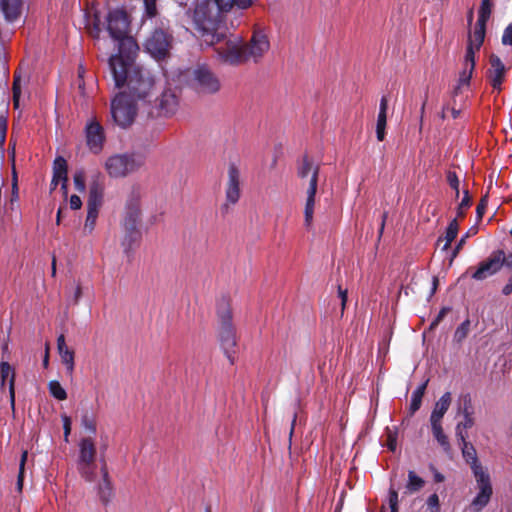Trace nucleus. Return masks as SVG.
<instances>
[{"mask_svg":"<svg viewBox=\"0 0 512 512\" xmlns=\"http://www.w3.org/2000/svg\"><path fill=\"white\" fill-rule=\"evenodd\" d=\"M136 55L111 56L109 68L116 88L143 105H151L155 97V81L149 70L135 63Z\"/></svg>","mask_w":512,"mask_h":512,"instance_id":"1","label":"nucleus"},{"mask_svg":"<svg viewBox=\"0 0 512 512\" xmlns=\"http://www.w3.org/2000/svg\"><path fill=\"white\" fill-rule=\"evenodd\" d=\"M222 13L215 0H198L191 12L195 29L207 45L217 44L223 39V35L217 33Z\"/></svg>","mask_w":512,"mask_h":512,"instance_id":"2","label":"nucleus"},{"mask_svg":"<svg viewBox=\"0 0 512 512\" xmlns=\"http://www.w3.org/2000/svg\"><path fill=\"white\" fill-rule=\"evenodd\" d=\"M492 12L491 0H482L478 20L475 24L474 30L469 33L468 44L464 57V67L460 74L459 81L461 84H467L475 68V54L478 52L484 42L486 33V23L490 18Z\"/></svg>","mask_w":512,"mask_h":512,"instance_id":"3","label":"nucleus"},{"mask_svg":"<svg viewBox=\"0 0 512 512\" xmlns=\"http://www.w3.org/2000/svg\"><path fill=\"white\" fill-rule=\"evenodd\" d=\"M107 30L115 41L118 42V54L115 56L136 55L138 45L136 41L128 36L129 20L127 14L121 9H114L106 16Z\"/></svg>","mask_w":512,"mask_h":512,"instance_id":"4","label":"nucleus"},{"mask_svg":"<svg viewBox=\"0 0 512 512\" xmlns=\"http://www.w3.org/2000/svg\"><path fill=\"white\" fill-rule=\"evenodd\" d=\"M217 316L219 320L218 337L221 348L227 358L233 362L234 348L236 346V330L232 324L230 303L226 298H222L218 301Z\"/></svg>","mask_w":512,"mask_h":512,"instance_id":"5","label":"nucleus"},{"mask_svg":"<svg viewBox=\"0 0 512 512\" xmlns=\"http://www.w3.org/2000/svg\"><path fill=\"white\" fill-rule=\"evenodd\" d=\"M138 101L130 97L126 91H121L111 100V117L113 122L121 127L127 128L135 121L138 111Z\"/></svg>","mask_w":512,"mask_h":512,"instance_id":"6","label":"nucleus"},{"mask_svg":"<svg viewBox=\"0 0 512 512\" xmlns=\"http://www.w3.org/2000/svg\"><path fill=\"white\" fill-rule=\"evenodd\" d=\"M77 468L82 478L88 482L97 479L96 445L91 436L84 437L79 442Z\"/></svg>","mask_w":512,"mask_h":512,"instance_id":"7","label":"nucleus"},{"mask_svg":"<svg viewBox=\"0 0 512 512\" xmlns=\"http://www.w3.org/2000/svg\"><path fill=\"white\" fill-rule=\"evenodd\" d=\"M143 164L144 159L139 154H115L105 161V169L110 177L120 178L137 171Z\"/></svg>","mask_w":512,"mask_h":512,"instance_id":"8","label":"nucleus"},{"mask_svg":"<svg viewBox=\"0 0 512 512\" xmlns=\"http://www.w3.org/2000/svg\"><path fill=\"white\" fill-rule=\"evenodd\" d=\"M219 57L228 64L239 65L246 62L244 43L240 36H232L217 48Z\"/></svg>","mask_w":512,"mask_h":512,"instance_id":"9","label":"nucleus"},{"mask_svg":"<svg viewBox=\"0 0 512 512\" xmlns=\"http://www.w3.org/2000/svg\"><path fill=\"white\" fill-rule=\"evenodd\" d=\"M270 48V42L266 33L261 29H255L250 41L244 44L246 62H258Z\"/></svg>","mask_w":512,"mask_h":512,"instance_id":"10","label":"nucleus"},{"mask_svg":"<svg viewBox=\"0 0 512 512\" xmlns=\"http://www.w3.org/2000/svg\"><path fill=\"white\" fill-rule=\"evenodd\" d=\"M242 173L236 163H230L227 169V180L225 184V207L235 205L241 197Z\"/></svg>","mask_w":512,"mask_h":512,"instance_id":"11","label":"nucleus"},{"mask_svg":"<svg viewBox=\"0 0 512 512\" xmlns=\"http://www.w3.org/2000/svg\"><path fill=\"white\" fill-rule=\"evenodd\" d=\"M473 473L477 481L479 492L472 502L475 511H480L484 508L492 495V487L490 484L489 475L483 470L481 465L473 466Z\"/></svg>","mask_w":512,"mask_h":512,"instance_id":"12","label":"nucleus"},{"mask_svg":"<svg viewBox=\"0 0 512 512\" xmlns=\"http://www.w3.org/2000/svg\"><path fill=\"white\" fill-rule=\"evenodd\" d=\"M84 132L88 149L94 154L100 153L106 139L105 130L101 123L95 117L88 119Z\"/></svg>","mask_w":512,"mask_h":512,"instance_id":"13","label":"nucleus"},{"mask_svg":"<svg viewBox=\"0 0 512 512\" xmlns=\"http://www.w3.org/2000/svg\"><path fill=\"white\" fill-rule=\"evenodd\" d=\"M145 48L153 58H164L171 48V36L162 29H156L147 38Z\"/></svg>","mask_w":512,"mask_h":512,"instance_id":"14","label":"nucleus"},{"mask_svg":"<svg viewBox=\"0 0 512 512\" xmlns=\"http://www.w3.org/2000/svg\"><path fill=\"white\" fill-rule=\"evenodd\" d=\"M504 251L496 250L484 261H482L478 268L472 273L471 277L477 281H483L498 273L503 267Z\"/></svg>","mask_w":512,"mask_h":512,"instance_id":"15","label":"nucleus"},{"mask_svg":"<svg viewBox=\"0 0 512 512\" xmlns=\"http://www.w3.org/2000/svg\"><path fill=\"white\" fill-rule=\"evenodd\" d=\"M154 105L157 112L154 114L153 111H149L148 113L151 116H163V117H171L178 110V99L177 96L170 90H165L162 92L160 97H154Z\"/></svg>","mask_w":512,"mask_h":512,"instance_id":"16","label":"nucleus"},{"mask_svg":"<svg viewBox=\"0 0 512 512\" xmlns=\"http://www.w3.org/2000/svg\"><path fill=\"white\" fill-rule=\"evenodd\" d=\"M194 82L197 88L205 93H215L220 89V82L207 68L199 67L194 70Z\"/></svg>","mask_w":512,"mask_h":512,"instance_id":"17","label":"nucleus"},{"mask_svg":"<svg viewBox=\"0 0 512 512\" xmlns=\"http://www.w3.org/2000/svg\"><path fill=\"white\" fill-rule=\"evenodd\" d=\"M490 67L487 70V78L494 90L500 91L504 81L506 68L501 59L492 54L489 58Z\"/></svg>","mask_w":512,"mask_h":512,"instance_id":"18","label":"nucleus"},{"mask_svg":"<svg viewBox=\"0 0 512 512\" xmlns=\"http://www.w3.org/2000/svg\"><path fill=\"white\" fill-rule=\"evenodd\" d=\"M104 184L99 175H96L89 184L87 209L100 210L103 203Z\"/></svg>","mask_w":512,"mask_h":512,"instance_id":"19","label":"nucleus"},{"mask_svg":"<svg viewBox=\"0 0 512 512\" xmlns=\"http://www.w3.org/2000/svg\"><path fill=\"white\" fill-rule=\"evenodd\" d=\"M67 162L63 157H57L53 165V178L51 181V190H54L58 184H61V189L64 195H67Z\"/></svg>","mask_w":512,"mask_h":512,"instance_id":"20","label":"nucleus"},{"mask_svg":"<svg viewBox=\"0 0 512 512\" xmlns=\"http://www.w3.org/2000/svg\"><path fill=\"white\" fill-rule=\"evenodd\" d=\"M297 174L302 180H308V187H317L319 165L309 160L307 157L303 158L298 167Z\"/></svg>","mask_w":512,"mask_h":512,"instance_id":"21","label":"nucleus"},{"mask_svg":"<svg viewBox=\"0 0 512 512\" xmlns=\"http://www.w3.org/2000/svg\"><path fill=\"white\" fill-rule=\"evenodd\" d=\"M463 415V420L458 422L455 427V434L458 441H464L468 438L467 430L472 428L474 425V418L472 416V412L470 411V400L465 401V405L461 410Z\"/></svg>","mask_w":512,"mask_h":512,"instance_id":"22","label":"nucleus"},{"mask_svg":"<svg viewBox=\"0 0 512 512\" xmlns=\"http://www.w3.org/2000/svg\"><path fill=\"white\" fill-rule=\"evenodd\" d=\"M57 350L61 359L62 364L66 368V372L68 375L72 376L74 372V351L70 349L65 341V337L63 334L59 335L57 338Z\"/></svg>","mask_w":512,"mask_h":512,"instance_id":"23","label":"nucleus"},{"mask_svg":"<svg viewBox=\"0 0 512 512\" xmlns=\"http://www.w3.org/2000/svg\"><path fill=\"white\" fill-rule=\"evenodd\" d=\"M140 208L137 202L127 204L125 217L123 219V229H138L140 222Z\"/></svg>","mask_w":512,"mask_h":512,"instance_id":"24","label":"nucleus"},{"mask_svg":"<svg viewBox=\"0 0 512 512\" xmlns=\"http://www.w3.org/2000/svg\"><path fill=\"white\" fill-rule=\"evenodd\" d=\"M22 9L21 0H0V10L5 19L13 22L20 16Z\"/></svg>","mask_w":512,"mask_h":512,"instance_id":"25","label":"nucleus"},{"mask_svg":"<svg viewBox=\"0 0 512 512\" xmlns=\"http://www.w3.org/2000/svg\"><path fill=\"white\" fill-rule=\"evenodd\" d=\"M452 401L451 393L445 392L435 403L433 411L430 415V422L442 423V418L450 407Z\"/></svg>","mask_w":512,"mask_h":512,"instance_id":"26","label":"nucleus"},{"mask_svg":"<svg viewBox=\"0 0 512 512\" xmlns=\"http://www.w3.org/2000/svg\"><path fill=\"white\" fill-rule=\"evenodd\" d=\"M316 192L317 187H307L304 207V225L307 229H310L313 224Z\"/></svg>","mask_w":512,"mask_h":512,"instance_id":"27","label":"nucleus"},{"mask_svg":"<svg viewBox=\"0 0 512 512\" xmlns=\"http://www.w3.org/2000/svg\"><path fill=\"white\" fill-rule=\"evenodd\" d=\"M124 235L121 240V246L124 253L129 257L135 245L139 242L141 233L139 229H123Z\"/></svg>","mask_w":512,"mask_h":512,"instance_id":"28","label":"nucleus"},{"mask_svg":"<svg viewBox=\"0 0 512 512\" xmlns=\"http://www.w3.org/2000/svg\"><path fill=\"white\" fill-rule=\"evenodd\" d=\"M224 13H227L234 8L244 10L250 7L254 0H215Z\"/></svg>","mask_w":512,"mask_h":512,"instance_id":"29","label":"nucleus"},{"mask_svg":"<svg viewBox=\"0 0 512 512\" xmlns=\"http://www.w3.org/2000/svg\"><path fill=\"white\" fill-rule=\"evenodd\" d=\"M431 430L434 438L439 443V445L443 448L444 451L448 452L450 450V443L448 437L443 431L442 423L440 422H430Z\"/></svg>","mask_w":512,"mask_h":512,"instance_id":"30","label":"nucleus"},{"mask_svg":"<svg viewBox=\"0 0 512 512\" xmlns=\"http://www.w3.org/2000/svg\"><path fill=\"white\" fill-rule=\"evenodd\" d=\"M427 382L421 384L411 395L410 413L414 414L421 406L422 398L425 393Z\"/></svg>","mask_w":512,"mask_h":512,"instance_id":"31","label":"nucleus"},{"mask_svg":"<svg viewBox=\"0 0 512 512\" xmlns=\"http://www.w3.org/2000/svg\"><path fill=\"white\" fill-rule=\"evenodd\" d=\"M425 481L419 477L414 471L408 472V481L406 484V490L412 494L423 488Z\"/></svg>","mask_w":512,"mask_h":512,"instance_id":"32","label":"nucleus"},{"mask_svg":"<svg viewBox=\"0 0 512 512\" xmlns=\"http://www.w3.org/2000/svg\"><path fill=\"white\" fill-rule=\"evenodd\" d=\"M10 375H11V379H10V382H9L10 401H11L12 408H14L15 392H14V377L12 375V368H11V366L8 363L3 362L1 364L2 380L4 381Z\"/></svg>","mask_w":512,"mask_h":512,"instance_id":"33","label":"nucleus"},{"mask_svg":"<svg viewBox=\"0 0 512 512\" xmlns=\"http://www.w3.org/2000/svg\"><path fill=\"white\" fill-rule=\"evenodd\" d=\"M459 444L461 445L463 457L468 462L471 461V468L473 469L474 465H479L477 462L476 450L469 442H467V439L464 441H459Z\"/></svg>","mask_w":512,"mask_h":512,"instance_id":"34","label":"nucleus"},{"mask_svg":"<svg viewBox=\"0 0 512 512\" xmlns=\"http://www.w3.org/2000/svg\"><path fill=\"white\" fill-rule=\"evenodd\" d=\"M458 229H459L458 222L456 219H453L449 223V225L446 229L445 244L443 245L442 250H447L449 248L450 244L452 243V241L456 238V236L458 234Z\"/></svg>","mask_w":512,"mask_h":512,"instance_id":"35","label":"nucleus"},{"mask_svg":"<svg viewBox=\"0 0 512 512\" xmlns=\"http://www.w3.org/2000/svg\"><path fill=\"white\" fill-rule=\"evenodd\" d=\"M99 210L96 209H87V216L84 223V233L91 234L96 226L97 218H98Z\"/></svg>","mask_w":512,"mask_h":512,"instance_id":"36","label":"nucleus"},{"mask_svg":"<svg viewBox=\"0 0 512 512\" xmlns=\"http://www.w3.org/2000/svg\"><path fill=\"white\" fill-rule=\"evenodd\" d=\"M471 322L469 319L463 321L455 330L453 340L460 344L462 343L469 334Z\"/></svg>","mask_w":512,"mask_h":512,"instance_id":"37","label":"nucleus"},{"mask_svg":"<svg viewBox=\"0 0 512 512\" xmlns=\"http://www.w3.org/2000/svg\"><path fill=\"white\" fill-rule=\"evenodd\" d=\"M81 426L85 430L86 433L90 435H95L96 433V420L95 417L86 412L82 415L81 418Z\"/></svg>","mask_w":512,"mask_h":512,"instance_id":"38","label":"nucleus"},{"mask_svg":"<svg viewBox=\"0 0 512 512\" xmlns=\"http://www.w3.org/2000/svg\"><path fill=\"white\" fill-rule=\"evenodd\" d=\"M50 394L57 400H65L67 393L62 385L57 380H52L48 384Z\"/></svg>","mask_w":512,"mask_h":512,"instance_id":"39","label":"nucleus"},{"mask_svg":"<svg viewBox=\"0 0 512 512\" xmlns=\"http://www.w3.org/2000/svg\"><path fill=\"white\" fill-rule=\"evenodd\" d=\"M101 475H102V482L99 484V492L101 494L102 498H105L106 491H110V482L108 478V471L106 468L105 462H103V465L101 467Z\"/></svg>","mask_w":512,"mask_h":512,"instance_id":"40","label":"nucleus"},{"mask_svg":"<svg viewBox=\"0 0 512 512\" xmlns=\"http://www.w3.org/2000/svg\"><path fill=\"white\" fill-rule=\"evenodd\" d=\"M85 180H86V177H85L84 170H78L74 173L73 181H74V186L77 191L82 193L86 190Z\"/></svg>","mask_w":512,"mask_h":512,"instance_id":"41","label":"nucleus"},{"mask_svg":"<svg viewBox=\"0 0 512 512\" xmlns=\"http://www.w3.org/2000/svg\"><path fill=\"white\" fill-rule=\"evenodd\" d=\"M21 96V78L18 75H15L13 82V102L16 108L19 107Z\"/></svg>","mask_w":512,"mask_h":512,"instance_id":"42","label":"nucleus"},{"mask_svg":"<svg viewBox=\"0 0 512 512\" xmlns=\"http://www.w3.org/2000/svg\"><path fill=\"white\" fill-rule=\"evenodd\" d=\"M447 182L450 185V187L455 191L456 197H459L460 181H459L457 174L455 172L449 171L447 173Z\"/></svg>","mask_w":512,"mask_h":512,"instance_id":"43","label":"nucleus"},{"mask_svg":"<svg viewBox=\"0 0 512 512\" xmlns=\"http://www.w3.org/2000/svg\"><path fill=\"white\" fill-rule=\"evenodd\" d=\"M470 203H471L470 196L468 194V191L465 190L464 196L457 208V216L458 217L464 216L465 210L470 206Z\"/></svg>","mask_w":512,"mask_h":512,"instance_id":"44","label":"nucleus"},{"mask_svg":"<svg viewBox=\"0 0 512 512\" xmlns=\"http://www.w3.org/2000/svg\"><path fill=\"white\" fill-rule=\"evenodd\" d=\"M27 457H28V453H27V451H24L22 453V455H21L20 467H19V475H18V480H17V488H18L19 491L22 490L24 466H25V462L27 460Z\"/></svg>","mask_w":512,"mask_h":512,"instance_id":"45","label":"nucleus"},{"mask_svg":"<svg viewBox=\"0 0 512 512\" xmlns=\"http://www.w3.org/2000/svg\"><path fill=\"white\" fill-rule=\"evenodd\" d=\"M426 504L430 512H440L439 497L436 493L428 497Z\"/></svg>","mask_w":512,"mask_h":512,"instance_id":"46","label":"nucleus"},{"mask_svg":"<svg viewBox=\"0 0 512 512\" xmlns=\"http://www.w3.org/2000/svg\"><path fill=\"white\" fill-rule=\"evenodd\" d=\"M156 1L157 0H143L144 7H145V14L150 18L156 16V14H157Z\"/></svg>","mask_w":512,"mask_h":512,"instance_id":"47","label":"nucleus"},{"mask_svg":"<svg viewBox=\"0 0 512 512\" xmlns=\"http://www.w3.org/2000/svg\"><path fill=\"white\" fill-rule=\"evenodd\" d=\"M501 41L503 45L512 46V22L504 29Z\"/></svg>","mask_w":512,"mask_h":512,"instance_id":"48","label":"nucleus"},{"mask_svg":"<svg viewBox=\"0 0 512 512\" xmlns=\"http://www.w3.org/2000/svg\"><path fill=\"white\" fill-rule=\"evenodd\" d=\"M62 421H63V429H64V440L66 442H68L69 435H70V432H71V420H70V418L68 416L63 415L62 416Z\"/></svg>","mask_w":512,"mask_h":512,"instance_id":"49","label":"nucleus"},{"mask_svg":"<svg viewBox=\"0 0 512 512\" xmlns=\"http://www.w3.org/2000/svg\"><path fill=\"white\" fill-rule=\"evenodd\" d=\"M69 205L72 210H78L82 206V200L77 195H71Z\"/></svg>","mask_w":512,"mask_h":512,"instance_id":"50","label":"nucleus"},{"mask_svg":"<svg viewBox=\"0 0 512 512\" xmlns=\"http://www.w3.org/2000/svg\"><path fill=\"white\" fill-rule=\"evenodd\" d=\"M447 311H448L447 308H442L440 310V312L438 313L436 318L431 322L430 330L434 329L442 321V319L445 317Z\"/></svg>","mask_w":512,"mask_h":512,"instance_id":"51","label":"nucleus"},{"mask_svg":"<svg viewBox=\"0 0 512 512\" xmlns=\"http://www.w3.org/2000/svg\"><path fill=\"white\" fill-rule=\"evenodd\" d=\"M389 505L390 508H397L398 506V493L393 489L389 492Z\"/></svg>","mask_w":512,"mask_h":512,"instance_id":"52","label":"nucleus"},{"mask_svg":"<svg viewBox=\"0 0 512 512\" xmlns=\"http://www.w3.org/2000/svg\"><path fill=\"white\" fill-rule=\"evenodd\" d=\"M486 205H487V197H484L481 199V201L478 204L477 209H476V213H477V216L479 219L482 218V216L485 212V209H486Z\"/></svg>","mask_w":512,"mask_h":512,"instance_id":"53","label":"nucleus"},{"mask_svg":"<svg viewBox=\"0 0 512 512\" xmlns=\"http://www.w3.org/2000/svg\"><path fill=\"white\" fill-rule=\"evenodd\" d=\"M387 123V113H378L377 117V128H386Z\"/></svg>","mask_w":512,"mask_h":512,"instance_id":"54","label":"nucleus"},{"mask_svg":"<svg viewBox=\"0 0 512 512\" xmlns=\"http://www.w3.org/2000/svg\"><path fill=\"white\" fill-rule=\"evenodd\" d=\"M469 236V234L467 233L466 235H464L458 242L457 246L455 247L453 253H452V256H451V261L457 256L459 250L462 248V246L465 244L466 242V239L467 237Z\"/></svg>","mask_w":512,"mask_h":512,"instance_id":"55","label":"nucleus"},{"mask_svg":"<svg viewBox=\"0 0 512 512\" xmlns=\"http://www.w3.org/2000/svg\"><path fill=\"white\" fill-rule=\"evenodd\" d=\"M6 134V121L3 117H0V145L5 141Z\"/></svg>","mask_w":512,"mask_h":512,"instance_id":"56","label":"nucleus"},{"mask_svg":"<svg viewBox=\"0 0 512 512\" xmlns=\"http://www.w3.org/2000/svg\"><path fill=\"white\" fill-rule=\"evenodd\" d=\"M338 295L341 299L342 310H344L347 301V290H343L340 286L338 288Z\"/></svg>","mask_w":512,"mask_h":512,"instance_id":"57","label":"nucleus"},{"mask_svg":"<svg viewBox=\"0 0 512 512\" xmlns=\"http://www.w3.org/2000/svg\"><path fill=\"white\" fill-rule=\"evenodd\" d=\"M388 108V99L386 96H383L380 100L379 113H387Z\"/></svg>","mask_w":512,"mask_h":512,"instance_id":"58","label":"nucleus"},{"mask_svg":"<svg viewBox=\"0 0 512 512\" xmlns=\"http://www.w3.org/2000/svg\"><path fill=\"white\" fill-rule=\"evenodd\" d=\"M503 266L512 269V253H509L507 255L504 253Z\"/></svg>","mask_w":512,"mask_h":512,"instance_id":"59","label":"nucleus"},{"mask_svg":"<svg viewBox=\"0 0 512 512\" xmlns=\"http://www.w3.org/2000/svg\"><path fill=\"white\" fill-rule=\"evenodd\" d=\"M433 470V477H434V481L435 482H443L445 480V477L443 474H441L439 471H437L436 469L432 468Z\"/></svg>","mask_w":512,"mask_h":512,"instance_id":"60","label":"nucleus"},{"mask_svg":"<svg viewBox=\"0 0 512 512\" xmlns=\"http://www.w3.org/2000/svg\"><path fill=\"white\" fill-rule=\"evenodd\" d=\"M376 136L379 141H383L385 138V128L376 127Z\"/></svg>","mask_w":512,"mask_h":512,"instance_id":"61","label":"nucleus"},{"mask_svg":"<svg viewBox=\"0 0 512 512\" xmlns=\"http://www.w3.org/2000/svg\"><path fill=\"white\" fill-rule=\"evenodd\" d=\"M99 25H100V18L98 15H95V20H94V30L95 32L98 34L100 32V28H99Z\"/></svg>","mask_w":512,"mask_h":512,"instance_id":"62","label":"nucleus"},{"mask_svg":"<svg viewBox=\"0 0 512 512\" xmlns=\"http://www.w3.org/2000/svg\"><path fill=\"white\" fill-rule=\"evenodd\" d=\"M81 287L80 286H77L75 288V292H74V301L77 302L79 300V298L81 297Z\"/></svg>","mask_w":512,"mask_h":512,"instance_id":"63","label":"nucleus"},{"mask_svg":"<svg viewBox=\"0 0 512 512\" xmlns=\"http://www.w3.org/2000/svg\"><path fill=\"white\" fill-rule=\"evenodd\" d=\"M388 447L392 451H394L396 449V441L391 436L389 437Z\"/></svg>","mask_w":512,"mask_h":512,"instance_id":"64","label":"nucleus"}]
</instances>
